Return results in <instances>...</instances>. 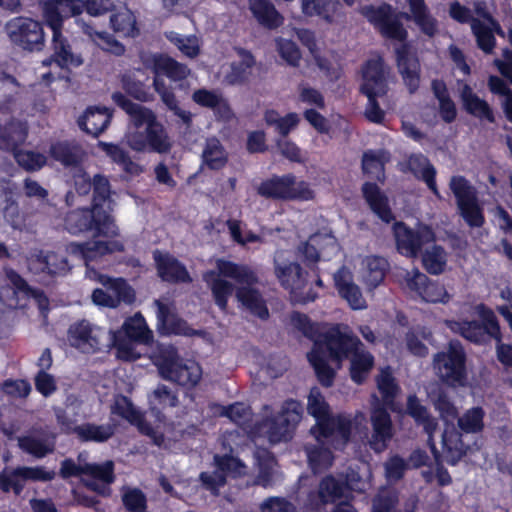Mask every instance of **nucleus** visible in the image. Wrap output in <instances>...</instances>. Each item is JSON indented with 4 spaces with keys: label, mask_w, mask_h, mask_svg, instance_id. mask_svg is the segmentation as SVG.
<instances>
[{
    "label": "nucleus",
    "mask_w": 512,
    "mask_h": 512,
    "mask_svg": "<svg viewBox=\"0 0 512 512\" xmlns=\"http://www.w3.org/2000/svg\"><path fill=\"white\" fill-rule=\"evenodd\" d=\"M12 42L26 50H40L44 45L42 25L31 18L16 17L6 25Z\"/></svg>",
    "instance_id": "obj_22"
},
{
    "label": "nucleus",
    "mask_w": 512,
    "mask_h": 512,
    "mask_svg": "<svg viewBox=\"0 0 512 512\" xmlns=\"http://www.w3.org/2000/svg\"><path fill=\"white\" fill-rule=\"evenodd\" d=\"M343 483L332 476L325 477L319 487V501L321 504L333 502L343 494Z\"/></svg>",
    "instance_id": "obj_64"
},
{
    "label": "nucleus",
    "mask_w": 512,
    "mask_h": 512,
    "mask_svg": "<svg viewBox=\"0 0 512 512\" xmlns=\"http://www.w3.org/2000/svg\"><path fill=\"white\" fill-rule=\"evenodd\" d=\"M113 30L124 37H134L138 34L136 18L132 11L123 8L110 17Z\"/></svg>",
    "instance_id": "obj_56"
},
{
    "label": "nucleus",
    "mask_w": 512,
    "mask_h": 512,
    "mask_svg": "<svg viewBox=\"0 0 512 512\" xmlns=\"http://www.w3.org/2000/svg\"><path fill=\"white\" fill-rule=\"evenodd\" d=\"M14 189L9 181L0 180V221L10 225L13 229L22 230L25 227V216L13 198Z\"/></svg>",
    "instance_id": "obj_31"
},
{
    "label": "nucleus",
    "mask_w": 512,
    "mask_h": 512,
    "mask_svg": "<svg viewBox=\"0 0 512 512\" xmlns=\"http://www.w3.org/2000/svg\"><path fill=\"white\" fill-rule=\"evenodd\" d=\"M397 63L400 74L409 91L414 92L419 86V62L405 44L396 48Z\"/></svg>",
    "instance_id": "obj_40"
},
{
    "label": "nucleus",
    "mask_w": 512,
    "mask_h": 512,
    "mask_svg": "<svg viewBox=\"0 0 512 512\" xmlns=\"http://www.w3.org/2000/svg\"><path fill=\"white\" fill-rule=\"evenodd\" d=\"M463 314L477 316V321L445 320V325L454 333L460 334L467 340L475 343L484 342L487 338L500 340V327L494 312L483 304L474 307L464 306Z\"/></svg>",
    "instance_id": "obj_11"
},
{
    "label": "nucleus",
    "mask_w": 512,
    "mask_h": 512,
    "mask_svg": "<svg viewBox=\"0 0 512 512\" xmlns=\"http://www.w3.org/2000/svg\"><path fill=\"white\" fill-rule=\"evenodd\" d=\"M84 10L82 0H48L43 3V17L46 25L52 30L54 57L44 60L42 67L49 71L41 73L44 82L50 83L61 77L64 67L79 66L82 59L71 52V48L62 35V25L66 18L78 16Z\"/></svg>",
    "instance_id": "obj_6"
},
{
    "label": "nucleus",
    "mask_w": 512,
    "mask_h": 512,
    "mask_svg": "<svg viewBox=\"0 0 512 512\" xmlns=\"http://www.w3.org/2000/svg\"><path fill=\"white\" fill-rule=\"evenodd\" d=\"M376 383L378 391L382 396V406H386L394 412L398 411L394 399L399 393L400 388L396 383L390 367H385L380 370L376 378Z\"/></svg>",
    "instance_id": "obj_49"
},
{
    "label": "nucleus",
    "mask_w": 512,
    "mask_h": 512,
    "mask_svg": "<svg viewBox=\"0 0 512 512\" xmlns=\"http://www.w3.org/2000/svg\"><path fill=\"white\" fill-rule=\"evenodd\" d=\"M98 145L111 158V160L119 165L130 177L139 176L144 172V166L137 161H134L129 154L118 145L106 142H99Z\"/></svg>",
    "instance_id": "obj_46"
},
{
    "label": "nucleus",
    "mask_w": 512,
    "mask_h": 512,
    "mask_svg": "<svg viewBox=\"0 0 512 512\" xmlns=\"http://www.w3.org/2000/svg\"><path fill=\"white\" fill-rule=\"evenodd\" d=\"M411 16L405 14L407 19L412 18L420 30L427 36L432 37L438 31V22L430 14L424 0H408Z\"/></svg>",
    "instance_id": "obj_45"
},
{
    "label": "nucleus",
    "mask_w": 512,
    "mask_h": 512,
    "mask_svg": "<svg viewBox=\"0 0 512 512\" xmlns=\"http://www.w3.org/2000/svg\"><path fill=\"white\" fill-rule=\"evenodd\" d=\"M154 304L157 307V318L160 324V328L165 333H173L184 336H191L202 333L193 330L185 321L177 318L169 304L164 303L161 300H155Z\"/></svg>",
    "instance_id": "obj_39"
},
{
    "label": "nucleus",
    "mask_w": 512,
    "mask_h": 512,
    "mask_svg": "<svg viewBox=\"0 0 512 512\" xmlns=\"http://www.w3.org/2000/svg\"><path fill=\"white\" fill-rule=\"evenodd\" d=\"M474 9L478 18L472 19V31L477 39L478 46L483 51L490 52L494 47L492 29L495 27V22L487 11L484 2H476Z\"/></svg>",
    "instance_id": "obj_33"
},
{
    "label": "nucleus",
    "mask_w": 512,
    "mask_h": 512,
    "mask_svg": "<svg viewBox=\"0 0 512 512\" xmlns=\"http://www.w3.org/2000/svg\"><path fill=\"white\" fill-rule=\"evenodd\" d=\"M460 215L470 227H480L484 223L482 208L477 199L475 188L462 176H453L449 183Z\"/></svg>",
    "instance_id": "obj_20"
},
{
    "label": "nucleus",
    "mask_w": 512,
    "mask_h": 512,
    "mask_svg": "<svg viewBox=\"0 0 512 512\" xmlns=\"http://www.w3.org/2000/svg\"><path fill=\"white\" fill-rule=\"evenodd\" d=\"M422 263L430 274H441L446 267L447 254L440 246L434 245L425 250L422 256Z\"/></svg>",
    "instance_id": "obj_59"
},
{
    "label": "nucleus",
    "mask_w": 512,
    "mask_h": 512,
    "mask_svg": "<svg viewBox=\"0 0 512 512\" xmlns=\"http://www.w3.org/2000/svg\"><path fill=\"white\" fill-rule=\"evenodd\" d=\"M275 275L280 284L287 289L293 300L299 303H308L314 301L316 293L309 289L304 292L307 280L299 264L285 261L282 253H277L274 259Z\"/></svg>",
    "instance_id": "obj_18"
},
{
    "label": "nucleus",
    "mask_w": 512,
    "mask_h": 512,
    "mask_svg": "<svg viewBox=\"0 0 512 512\" xmlns=\"http://www.w3.org/2000/svg\"><path fill=\"white\" fill-rule=\"evenodd\" d=\"M408 167L410 171L417 177L423 179L429 189L437 196L440 197L439 191L435 182L436 171L429 163L428 159L423 155H412L408 159Z\"/></svg>",
    "instance_id": "obj_53"
},
{
    "label": "nucleus",
    "mask_w": 512,
    "mask_h": 512,
    "mask_svg": "<svg viewBox=\"0 0 512 512\" xmlns=\"http://www.w3.org/2000/svg\"><path fill=\"white\" fill-rule=\"evenodd\" d=\"M433 369L444 384L457 388L468 384L466 353L458 341H451L448 347L433 357Z\"/></svg>",
    "instance_id": "obj_14"
},
{
    "label": "nucleus",
    "mask_w": 512,
    "mask_h": 512,
    "mask_svg": "<svg viewBox=\"0 0 512 512\" xmlns=\"http://www.w3.org/2000/svg\"><path fill=\"white\" fill-rule=\"evenodd\" d=\"M257 193L265 198L284 201H309L315 196L308 182L297 181L295 175L291 173L275 175L262 181L257 187Z\"/></svg>",
    "instance_id": "obj_17"
},
{
    "label": "nucleus",
    "mask_w": 512,
    "mask_h": 512,
    "mask_svg": "<svg viewBox=\"0 0 512 512\" xmlns=\"http://www.w3.org/2000/svg\"><path fill=\"white\" fill-rule=\"evenodd\" d=\"M65 228L71 234L93 231L95 236L118 235V227L113 217L106 210L94 207L69 212L65 217Z\"/></svg>",
    "instance_id": "obj_16"
},
{
    "label": "nucleus",
    "mask_w": 512,
    "mask_h": 512,
    "mask_svg": "<svg viewBox=\"0 0 512 512\" xmlns=\"http://www.w3.org/2000/svg\"><path fill=\"white\" fill-rule=\"evenodd\" d=\"M166 37L186 57L195 58L199 55L201 45L198 37L194 35L185 36L174 31L167 32Z\"/></svg>",
    "instance_id": "obj_60"
},
{
    "label": "nucleus",
    "mask_w": 512,
    "mask_h": 512,
    "mask_svg": "<svg viewBox=\"0 0 512 512\" xmlns=\"http://www.w3.org/2000/svg\"><path fill=\"white\" fill-rule=\"evenodd\" d=\"M388 69L380 57L366 62L362 69L361 92L367 97H382L387 93Z\"/></svg>",
    "instance_id": "obj_26"
},
{
    "label": "nucleus",
    "mask_w": 512,
    "mask_h": 512,
    "mask_svg": "<svg viewBox=\"0 0 512 512\" xmlns=\"http://www.w3.org/2000/svg\"><path fill=\"white\" fill-rule=\"evenodd\" d=\"M393 230L398 251L407 257H416L423 245L434 241L433 231L425 225H420L413 231L399 222L394 225Z\"/></svg>",
    "instance_id": "obj_23"
},
{
    "label": "nucleus",
    "mask_w": 512,
    "mask_h": 512,
    "mask_svg": "<svg viewBox=\"0 0 512 512\" xmlns=\"http://www.w3.org/2000/svg\"><path fill=\"white\" fill-rule=\"evenodd\" d=\"M307 410L316 420L311 433L317 444L307 445L305 450L311 469L318 473L332 464L333 456L326 446L342 449L350 439L354 422L344 415L331 416L329 405L317 388L310 391Z\"/></svg>",
    "instance_id": "obj_2"
},
{
    "label": "nucleus",
    "mask_w": 512,
    "mask_h": 512,
    "mask_svg": "<svg viewBox=\"0 0 512 512\" xmlns=\"http://www.w3.org/2000/svg\"><path fill=\"white\" fill-rule=\"evenodd\" d=\"M112 115L105 107H89L79 117L78 125L86 133L98 136L108 126Z\"/></svg>",
    "instance_id": "obj_43"
},
{
    "label": "nucleus",
    "mask_w": 512,
    "mask_h": 512,
    "mask_svg": "<svg viewBox=\"0 0 512 512\" xmlns=\"http://www.w3.org/2000/svg\"><path fill=\"white\" fill-rule=\"evenodd\" d=\"M388 159L389 156L384 151H368L363 156V171L378 180H382L384 178V164Z\"/></svg>",
    "instance_id": "obj_58"
},
{
    "label": "nucleus",
    "mask_w": 512,
    "mask_h": 512,
    "mask_svg": "<svg viewBox=\"0 0 512 512\" xmlns=\"http://www.w3.org/2000/svg\"><path fill=\"white\" fill-rule=\"evenodd\" d=\"M113 346L116 349L117 358L124 361H134L141 353L136 344H148L153 340V333L148 328L144 317L136 313L125 320L121 329L111 333Z\"/></svg>",
    "instance_id": "obj_13"
},
{
    "label": "nucleus",
    "mask_w": 512,
    "mask_h": 512,
    "mask_svg": "<svg viewBox=\"0 0 512 512\" xmlns=\"http://www.w3.org/2000/svg\"><path fill=\"white\" fill-rule=\"evenodd\" d=\"M112 413L121 416L131 424L137 426L143 434L151 436L156 445H164L163 436L153 431V429L143 420L142 414L132 405L127 397L121 395L115 397L114 404L112 406Z\"/></svg>",
    "instance_id": "obj_32"
},
{
    "label": "nucleus",
    "mask_w": 512,
    "mask_h": 512,
    "mask_svg": "<svg viewBox=\"0 0 512 512\" xmlns=\"http://www.w3.org/2000/svg\"><path fill=\"white\" fill-rule=\"evenodd\" d=\"M214 459L218 470L211 474L203 472L200 478L204 486L216 494L218 489L225 484V474L240 477L246 473L247 467L241 460L233 456H215Z\"/></svg>",
    "instance_id": "obj_27"
},
{
    "label": "nucleus",
    "mask_w": 512,
    "mask_h": 512,
    "mask_svg": "<svg viewBox=\"0 0 512 512\" xmlns=\"http://www.w3.org/2000/svg\"><path fill=\"white\" fill-rule=\"evenodd\" d=\"M370 422L372 426L371 436L368 444L372 450L381 453L387 449L389 442L393 438L394 429L390 414L382 406L379 397L376 394L371 396Z\"/></svg>",
    "instance_id": "obj_21"
},
{
    "label": "nucleus",
    "mask_w": 512,
    "mask_h": 512,
    "mask_svg": "<svg viewBox=\"0 0 512 512\" xmlns=\"http://www.w3.org/2000/svg\"><path fill=\"white\" fill-rule=\"evenodd\" d=\"M51 156L64 166L78 165L84 156L82 148L76 144L58 142L50 148Z\"/></svg>",
    "instance_id": "obj_54"
},
{
    "label": "nucleus",
    "mask_w": 512,
    "mask_h": 512,
    "mask_svg": "<svg viewBox=\"0 0 512 512\" xmlns=\"http://www.w3.org/2000/svg\"><path fill=\"white\" fill-rule=\"evenodd\" d=\"M407 413L415 420L416 423L424 427L425 432L429 436V445L437 460V451L434 443L432 442V435L438 426L436 419L429 414L427 408L420 403L419 399L415 395H410L407 399Z\"/></svg>",
    "instance_id": "obj_41"
},
{
    "label": "nucleus",
    "mask_w": 512,
    "mask_h": 512,
    "mask_svg": "<svg viewBox=\"0 0 512 512\" xmlns=\"http://www.w3.org/2000/svg\"><path fill=\"white\" fill-rule=\"evenodd\" d=\"M298 252L303 256L305 262L314 264L319 260H330L337 255L339 245L331 232L324 230L311 235L305 243L299 246Z\"/></svg>",
    "instance_id": "obj_24"
},
{
    "label": "nucleus",
    "mask_w": 512,
    "mask_h": 512,
    "mask_svg": "<svg viewBox=\"0 0 512 512\" xmlns=\"http://www.w3.org/2000/svg\"><path fill=\"white\" fill-rule=\"evenodd\" d=\"M19 447L26 453L43 458L55 449V435L44 431H33L18 438Z\"/></svg>",
    "instance_id": "obj_37"
},
{
    "label": "nucleus",
    "mask_w": 512,
    "mask_h": 512,
    "mask_svg": "<svg viewBox=\"0 0 512 512\" xmlns=\"http://www.w3.org/2000/svg\"><path fill=\"white\" fill-rule=\"evenodd\" d=\"M405 287L415 292L422 300L431 303H446L449 301V294L441 284L431 282L427 276L418 270L405 272Z\"/></svg>",
    "instance_id": "obj_28"
},
{
    "label": "nucleus",
    "mask_w": 512,
    "mask_h": 512,
    "mask_svg": "<svg viewBox=\"0 0 512 512\" xmlns=\"http://www.w3.org/2000/svg\"><path fill=\"white\" fill-rule=\"evenodd\" d=\"M460 97L467 112L489 122L494 121L493 113L488 104L480 99L468 85L464 84L462 86Z\"/></svg>",
    "instance_id": "obj_51"
},
{
    "label": "nucleus",
    "mask_w": 512,
    "mask_h": 512,
    "mask_svg": "<svg viewBox=\"0 0 512 512\" xmlns=\"http://www.w3.org/2000/svg\"><path fill=\"white\" fill-rule=\"evenodd\" d=\"M361 13L369 22L374 24L382 35L397 41H404L407 37V31L403 25L391 15V7L389 5H381L379 7L364 6Z\"/></svg>",
    "instance_id": "obj_25"
},
{
    "label": "nucleus",
    "mask_w": 512,
    "mask_h": 512,
    "mask_svg": "<svg viewBox=\"0 0 512 512\" xmlns=\"http://www.w3.org/2000/svg\"><path fill=\"white\" fill-rule=\"evenodd\" d=\"M114 464L106 461L102 464L83 463L82 454L78 463L66 459L61 464L60 474L63 478L80 477L81 482L90 490L99 495L107 496L110 493V484L114 481Z\"/></svg>",
    "instance_id": "obj_12"
},
{
    "label": "nucleus",
    "mask_w": 512,
    "mask_h": 512,
    "mask_svg": "<svg viewBox=\"0 0 512 512\" xmlns=\"http://www.w3.org/2000/svg\"><path fill=\"white\" fill-rule=\"evenodd\" d=\"M111 189L109 181L102 175H96L93 179V207L103 209L101 206L105 204L111 209Z\"/></svg>",
    "instance_id": "obj_63"
},
{
    "label": "nucleus",
    "mask_w": 512,
    "mask_h": 512,
    "mask_svg": "<svg viewBox=\"0 0 512 512\" xmlns=\"http://www.w3.org/2000/svg\"><path fill=\"white\" fill-rule=\"evenodd\" d=\"M23 468L17 467L15 469H4L0 473V489L3 492L13 490L16 495H19L24 489L26 478L23 475Z\"/></svg>",
    "instance_id": "obj_62"
},
{
    "label": "nucleus",
    "mask_w": 512,
    "mask_h": 512,
    "mask_svg": "<svg viewBox=\"0 0 512 512\" xmlns=\"http://www.w3.org/2000/svg\"><path fill=\"white\" fill-rule=\"evenodd\" d=\"M225 278L233 279L239 287L236 290L238 301L252 314L261 319L268 317V309L260 293L251 286L257 281L254 272L245 265L218 259L216 268L203 274V280L212 291L215 303L221 310L227 307L232 295L233 284Z\"/></svg>",
    "instance_id": "obj_4"
},
{
    "label": "nucleus",
    "mask_w": 512,
    "mask_h": 512,
    "mask_svg": "<svg viewBox=\"0 0 512 512\" xmlns=\"http://www.w3.org/2000/svg\"><path fill=\"white\" fill-rule=\"evenodd\" d=\"M104 331L88 321H80L70 326L68 341L71 346L84 353H93L101 345Z\"/></svg>",
    "instance_id": "obj_29"
},
{
    "label": "nucleus",
    "mask_w": 512,
    "mask_h": 512,
    "mask_svg": "<svg viewBox=\"0 0 512 512\" xmlns=\"http://www.w3.org/2000/svg\"><path fill=\"white\" fill-rule=\"evenodd\" d=\"M428 397L441 419L446 423L442 434L443 455L448 463L455 465L468 451V446L462 440L461 432L453 425V420L458 416V410L440 387H437L435 391H429Z\"/></svg>",
    "instance_id": "obj_10"
},
{
    "label": "nucleus",
    "mask_w": 512,
    "mask_h": 512,
    "mask_svg": "<svg viewBox=\"0 0 512 512\" xmlns=\"http://www.w3.org/2000/svg\"><path fill=\"white\" fill-rule=\"evenodd\" d=\"M259 474L256 483L263 487H270L277 481L276 461L266 450H261L256 455Z\"/></svg>",
    "instance_id": "obj_55"
},
{
    "label": "nucleus",
    "mask_w": 512,
    "mask_h": 512,
    "mask_svg": "<svg viewBox=\"0 0 512 512\" xmlns=\"http://www.w3.org/2000/svg\"><path fill=\"white\" fill-rule=\"evenodd\" d=\"M291 325L314 340L307 358L323 385L331 386L335 375L334 370L328 365V360L339 363L344 358H350L352 380L358 384L365 380L373 367L374 358L363 349L359 339L348 332L347 327H332L316 338L317 327L306 315L300 313L291 315Z\"/></svg>",
    "instance_id": "obj_1"
},
{
    "label": "nucleus",
    "mask_w": 512,
    "mask_h": 512,
    "mask_svg": "<svg viewBox=\"0 0 512 512\" xmlns=\"http://www.w3.org/2000/svg\"><path fill=\"white\" fill-rule=\"evenodd\" d=\"M0 89L9 95L0 100V113L11 114V120L5 119V126L0 125V148L12 150L14 158L23 169L36 171L47 162L44 154L31 150H16V146L23 143L27 137V124L17 118L24 115L22 89L17 81L5 72H0Z\"/></svg>",
    "instance_id": "obj_3"
},
{
    "label": "nucleus",
    "mask_w": 512,
    "mask_h": 512,
    "mask_svg": "<svg viewBox=\"0 0 512 512\" xmlns=\"http://www.w3.org/2000/svg\"><path fill=\"white\" fill-rule=\"evenodd\" d=\"M141 61L146 69L154 73L153 87L162 102L179 117L184 124L189 125L192 121V113L179 107L172 89L166 85L162 78L164 75L172 81L183 80L190 74L189 68L164 54L145 53L142 54Z\"/></svg>",
    "instance_id": "obj_8"
},
{
    "label": "nucleus",
    "mask_w": 512,
    "mask_h": 512,
    "mask_svg": "<svg viewBox=\"0 0 512 512\" xmlns=\"http://www.w3.org/2000/svg\"><path fill=\"white\" fill-rule=\"evenodd\" d=\"M389 264L379 256H366L360 260L357 273L368 290H373L384 280Z\"/></svg>",
    "instance_id": "obj_35"
},
{
    "label": "nucleus",
    "mask_w": 512,
    "mask_h": 512,
    "mask_svg": "<svg viewBox=\"0 0 512 512\" xmlns=\"http://www.w3.org/2000/svg\"><path fill=\"white\" fill-rule=\"evenodd\" d=\"M371 470L368 464L362 463L357 470H351L346 476V485L356 492H365L371 487Z\"/></svg>",
    "instance_id": "obj_61"
},
{
    "label": "nucleus",
    "mask_w": 512,
    "mask_h": 512,
    "mask_svg": "<svg viewBox=\"0 0 512 512\" xmlns=\"http://www.w3.org/2000/svg\"><path fill=\"white\" fill-rule=\"evenodd\" d=\"M237 59L227 67H223L224 81L230 85L242 84L251 76L255 60L252 54L244 49L236 50Z\"/></svg>",
    "instance_id": "obj_36"
},
{
    "label": "nucleus",
    "mask_w": 512,
    "mask_h": 512,
    "mask_svg": "<svg viewBox=\"0 0 512 512\" xmlns=\"http://www.w3.org/2000/svg\"><path fill=\"white\" fill-rule=\"evenodd\" d=\"M27 261L28 268L34 273L63 274L69 270L67 259L55 252L34 251Z\"/></svg>",
    "instance_id": "obj_34"
},
{
    "label": "nucleus",
    "mask_w": 512,
    "mask_h": 512,
    "mask_svg": "<svg viewBox=\"0 0 512 512\" xmlns=\"http://www.w3.org/2000/svg\"><path fill=\"white\" fill-rule=\"evenodd\" d=\"M362 191L370 208L382 221L389 223L394 219L388 199L377 185L365 183Z\"/></svg>",
    "instance_id": "obj_47"
},
{
    "label": "nucleus",
    "mask_w": 512,
    "mask_h": 512,
    "mask_svg": "<svg viewBox=\"0 0 512 512\" xmlns=\"http://www.w3.org/2000/svg\"><path fill=\"white\" fill-rule=\"evenodd\" d=\"M154 260L159 276L169 282H190V275L185 266L168 253L154 252Z\"/></svg>",
    "instance_id": "obj_38"
},
{
    "label": "nucleus",
    "mask_w": 512,
    "mask_h": 512,
    "mask_svg": "<svg viewBox=\"0 0 512 512\" xmlns=\"http://www.w3.org/2000/svg\"><path fill=\"white\" fill-rule=\"evenodd\" d=\"M202 165L211 170L223 168L228 160V154L217 138L206 140L202 150Z\"/></svg>",
    "instance_id": "obj_50"
},
{
    "label": "nucleus",
    "mask_w": 512,
    "mask_h": 512,
    "mask_svg": "<svg viewBox=\"0 0 512 512\" xmlns=\"http://www.w3.org/2000/svg\"><path fill=\"white\" fill-rule=\"evenodd\" d=\"M347 5L354 4V0H343ZM339 0H303L302 11L307 16H319L327 22L334 21L340 13Z\"/></svg>",
    "instance_id": "obj_44"
},
{
    "label": "nucleus",
    "mask_w": 512,
    "mask_h": 512,
    "mask_svg": "<svg viewBox=\"0 0 512 512\" xmlns=\"http://www.w3.org/2000/svg\"><path fill=\"white\" fill-rule=\"evenodd\" d=\"M57 419L58 422L64 426L66 431L73 430L83 441L104 442L107 441L114 433V426L111 424H83L73 428L71 425L65 423L60 411L57 412Z\"/></svg>",
    "instance_id": "obj_42"
},
{
    "label": "nucleus",
    "mask_w": 512,
    "mask_h": 512,
    "mask_svg": "<svg viewBox=\"0 0 512 512\" xmlns=\"http://www.w3.org/2000/svg\"><path fill=\"white\" fill-rule=\"evenodd\" d=\"M250 10L258 22L268 28L282 24V17L267 0H249Z\"/></svg>",
    "instance_id": "obj_52"
},
{
    "label": "nucleus",
    "mask_w": 512,
    "mask_h": 512,
    "mask_svg": "<svg viewBox=\"0 0 512 512\" xmlns=\"http://www.w3.org/2000/svg\"><path fill=\"white\" fill-rule=\"evenodd\" d=\"M161 377L181 386L194 387L202 378V368L194 360L180 359L174 347L161 349L155 359Z\"/></svg>",
    "instance_id": "obj_15"
},
{
    "label": "nucleus",
    "mask_w": 512,
    "mask_h": 512,
    "mask_svg": "<svg viewBox=\"0 0 512 512\" xmlns=\"http://www.w3.org/2000/svg\"><path fill=\"white\" fill-rule=\"evenodd\" d=\"M334 283L338 294L347 302L351 309L364 310L367 308V302L363 297L360 287L354 282L350 270L345 267L340 268L334 274Z\"/></svg>",
    "instance_id": "obj_30"
},
{
    "label": "nucleus",
    "mask_w": 512,
    "mask_h": 512,
    "mask_svg": "<svg viewBox=\"0 0 512 512\" xmlns=\"http://www.w3.org/2000/svg\"><path fill=\"white\" fill-rule=\"evenodd\" d=\"M6 277L8 283L0 291V300L4 305L9 308L24 307L26 303L22 301L31 299L42 314L48 310V299L41 291L31 289L13 270H7Z\"/></svg>",
    "instance_id": "obj_19"
},
{
    "label": "nucleus",
    "mask_w": 512,
    "mask_h": 512,
    "mask_svg": "<svg viewBox=\"0 0 512 512\" xmlns=\"http://www.w3.org/2000/svg\"><path fill=\"white\" fill-rule=\"evenodd\" d=\"M76 23L83 33L86 34L102 50L118 56L124 53V46L109 33L95 30L90 23H86L83 19H77Z\"/></svg>",
    "instance_id": "obj_48"
},
{
    "label": "nucleus",
    "mask_w": 512,
    "mask_h": 512,
    "mask_svg": "<svg viewBox=\"0 0 512 512\" xmlns=\"http://www.w3.org/2000/svg\"><path fill=\"white\" fill-rule=\"evenodd\" d=\"M123 248V243L119 240L72 242L66 247L68 255L85 261L86 277L102 284L103 288H97L92 293V301L97 306L116 308L121 302L130 304L135 299L134 290L124 279L111 278L89 267V262L108 253L122 251Z\"/></svg>",
    "instance_id": "obj_5"
},
{
    "label": "nucleus",
    "mask_w": 512,
    "mask_h": 512,
    "mask_svg": "<svg viewBox=\"0 0 512 512\" xmlns=\"http://www.w3.org/2000/svg\"><path fill=\"white\" fill-rule=\"evenodd\" d=\"M112 99L130 117L124 137L129 148L136 152L166 153L170 150V138L151 109L133 103L119 92L114 93Z\"/></svg>",
    "instance_id": "obj_7"
},
{
    "label": "nucleus",
    "mask_w": 512,
    "mask_h": 512,
    "mask_svg": "<svg viewBox=\"0 0 512 512\" xmlns=\"http://www.w3.org/2000/svg\"><path fill=\"white\" fill-rule=\"evenodd\" d=\"M484 417L485 411L483 408H469L458 417V427L464 433H480L484 429Z\"/></svg>",
    "instance_id": "obj_57"
},
{
    "label": "nucleus",
    "mask_w": 512,
    "mask_h": 512,
    "mask_svg": "<svg viewBox=\"0 0 512 512\" xmlns=\"http://www.w3.org/2000/svg\"><path fill=\"white\" fill-rule=\"evenodd\" d=\"M302 414V405L295 400L285 401L278 410L265 405L261 412V420L249 431L250 436L253 440L264 438L271 444L286 442L292 438Z\"/></svg>",
    "instance_id": "obj_9"
}]
</instances>
